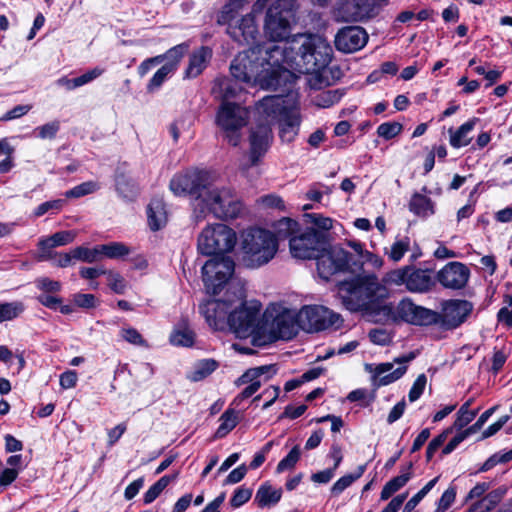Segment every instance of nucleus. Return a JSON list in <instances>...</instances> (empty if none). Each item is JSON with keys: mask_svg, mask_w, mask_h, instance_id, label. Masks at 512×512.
I'll return each instance as SVG.
<instances>
[{"mask_svg": "<svg viewBox=\"0 0 512 512\" xmlns=\"http://www.w3.org/2000/svg\"><path fill=\"white\" fill-rule=\"evenodd\" d=\"M326 236L313 228L291 237L290 252L294 258L316 259L317 272L328 281L334 274L346 272L352 275L346 288H385L375 273L363 269V263L340 246L325 248Z\"/></svg>", "mask_w": 512, "mask_h": 512, "instance_id": "1", "label": "nucleus"}, {"mask_svg": "<svg viewBox=\"0 0 512 512\" xmlns=\"http://www.w3.org/2000/svg\"><path fill=\"white\" fill-rule=\"evenodd\" d=\"M243 291L212 290L200 305V312L215 330L223 329L227 323L239 338L262 339V305L257 300H245Z\"/></svg>", "mask_w": 512, "mask_h": 512, "instance_id": "2", "label": "nucleus"}, {"mask_svg": "<svg viewBox=\"0 0 512 512\" xmlns=\"http://www.w3.org/2000/svg\"><path fill=\"white\" fill-rule=\"evenodd\" d=\"M284 50L277 45L253 46L239 52L230 64L231 75L244 83L276 89L280 85V68Z\"/></svg>", "mask_w": 512, "mask_h": 512, "instance_id": "3", "label": "nucleus"}, {"mask_svg": "<svg viewBox=\"0 0 512 512\" xmlns=\"http://www.w3.org/2000/svg\"><path fill=\"white\" fill-rule=\"evenodd\" d=\"M243 263L248 268H259L270 262L277 250V239L269 230L249 228L242 234Z\"/></svg>", "mask_w": 512, "mask_h": 512, "instance_id": "4", "label": "nucleus"}, {"mask_svg": "<svg viewBox=\"0 0 512 512\" xmlns=\"http://www.w3.org/2000/svg\"><path fill=\"white\" fill-rule=\"evenodd\" d=\"M291 50H297V65L305 73H315L326 68L331 62L333 49L329 42L319 35H300L293 39Z\"/></svg>", "mask_w": 512, "mask_h": 512, "instance_id": "5", "label": "nucleus"}, {"mask_svg": "<svg viewBox=\"0 0 512 512\" xmlns=\"http://www.w3.org/2000/svg\"><path fill=\"white\" fill-rule=\"evenodd\" d=\"M343 306L376 317L377 321L393 317V306L387 301V290H339Z\"/></svg>", "mask_w": 512, "mask_h": 512, "instance_id": "6", "label": "nucleus"}, {"mask_svg": "<svg viewBox=\"0 0 512 512\" xmlns=\"http://www.w3.org/2000/svg\"><path fill=\"white\" fill-rule=\"evenodd\" d=\"M298 311L285 302L271 303L262 315V338L291 339L299 329Z\"/></svg>", "mask_w": 512, "mask_h": 512, "instance_id": "7", "label": "nucleus"}, {"mask_svg": "<svg viewBox=\"0 0 512 512\" xmlns=\"http://www.w3.org/2000/svg\"><path fill=\"white\" fill-rule=\"evenodd\" d=\"M204 197L196 204L197 218L202 217L206 211L211 212L217 218L234 219L242 210V203L229 187H217L206 184Z\"/></svg>", "mask_w": 512, "mask_h": 512, "instance_id": "8", "label": "nucleus"}, {"mask_svg": "<svg viewBox=\"0 0 512 512\" xmlns=\"http://www.w3.org/2000/svg\"><path fill=\"white\" fill-rule=\"evenodd\" d=\"M237 241L233 229L223 223L208 225L198 237V251L206 256H224L233 250Z\"/></svg>", "mask_w": 512, "mask_h": 512, "instance_id": "9", "label": "nucleus"}, {"mask_svg": "<svg viewBox=\"0 0 512 512\" xmlns=\"http://www.w3.org/2000/svg\"><path fill=\"white\" fill-rule=\"evenodd\" d=\"M294 13L290 0H276L268 7L264 19V34L272 42L289 38Z\"/></svg>", "mask_w": 512, "mask_h": 512, "instance_id": "10", "label": "nucleus"}, {"mask_svg": "<svg viewBox=\"0 0 512 512\" xmlns=\"http://www.w3.org/2000/svg\"><path fill=\"white\" fill-rule=\"evenodd\" d=\"M248 121V109L233 102L222 101L216 115V124L224 132L229 144L238 146L241 140L240 131Z\"/></svg>", "mask_w": 512, "mask_h": 512, "instance_id": "11", "label": "nucleus"}, {"mask_svg": "<svg viewBox=\"0 0 512 512\" xmlns=\"http://www.w3.org/2000/svg\"><path fill=\"white\" fill-rule=\"evenodd\" d=\"M300 329L308 333L320 332L332 327L338 328L340 314L322 305H305L298 311Z\"/></svg>", "mask_w": 512, "mask_h": 512, "instance_id": "12", "label": "nucleus"}, {"mask_svg": "<svg viewBox=\"0 0 512 512\" xmlns=\"http://www.w3.org/2000/svg\"><path fill=\"white\" fill-rule=\"evenodd\" d=\"M474 305L467 300L450 299L441 303L437 311L436 327L442 330H454L465 323L471 315Z\"/></svg>", "mask_w": 512, "mask_h": 512, "instance_id": "13", "label": "nucleus"}, {"mask_svg": "<svg viewBox=\"0 0 512 512\" xmlns=\"http://www.w3.org/2000/svg\"><path fill=\"white\" fill-rule=\"evenodd\" d=\"M437 311L416 305L410 299H403L393 308V317H385V321H404L417 326H436Z\"/></svg>", "mask_w": 512, "mask_h": 512, "instance_id": "14", "label": "nucleus"}, {"mask_svg": "<svg viewBox=\"0 0 512 512\" xmlns=\"http://www.w3.org/2000/svg\"><path fill=\"white\" fill-rule=\"evenodd\" d=\"M235 263L229 256H214L202 267L206 288H222L234 275Z\"/></svg>", "mask_w": 512, "mask_h": 512, "instance_id": "15", "label": "nucleus"}, {"mask_svg": "<svg viewBox=\"0 0 512 512\" xmlns=\"http://www.w3.org/2000/svg\"><path fill=\"white\" fill-rule=\"evenodd\" d=\"M208 175L205 172H194L175 175L170 181V190L176 196L190 195L194 197V210L196 204L204 197V189L206 187Z\"/></svg>", "mask_w": 512, "mask_h": 512, "instance_id": "16", "label": "nucleus"}, {"mask_svg": "<svg viewBox=\"0 0 512 512\" xmlns=\"http://www.w3.org/2000/svg\"><path fill=\"white\" fill-rule=\"evenodd\" d=\"M273 139L272 129L269 123H258L250 131L249 136V164H243L241 170L247 171L250 167L259 163L260 159L268 151Z\"/></svg>", "mask_w": 512, "mask_h": 512, "instance_id": "17", "label": "nucleus"}, {"mask_svg": "<svg viewBox=\"0 0 512 512\" xmlns=\"http://www.w3.org/2000/svg\"><path fill=\"white\" fill-rule=\"evenodd\" d=\"M415 358L413 352L395 358L394 363L378 364L373 371L374 385L377 387L389 385L400 379L407 371L406 363Z\"/></svg>", "mask_w": 512, "mask_h": 512, "instance_id": "18", "label": "nucleus"}, {"mask_svg": "<svg viewBox=\"0 0 512 512\" xmlns=\"http://www.w3.org/2000/svg\"><path fill=\"white\" fill-rule=\"evenodd\" d=\"M366 30L360 26L341 28L335 35V47L343 53H354L361 50L368 42Z\"/></svg>", "mask_w": 512, "mask_h": 512, "instance_id": "19", "label": "nucleus"}, {"mask_svg": "<svg viewBox=\"0 0 512 512\" xmlns=\"http://www.w3.org/2000/svg\"><path fill=\"white\" fill-rule=\"evenodd\" d=\"M337 13L346 22L367 20L375 15L374 0H341Z\"/></svg>", "mask_w": 512, "mask_h": 512, "instance_id": "20", "label": "nucleus"}, {"mask_svg": "<svg viewBox=\"0 0 512 512\" xmlns=\"http://www.w3.org/2000/svg\"><path fill=\"white\" fill-rule=\"evenodd\" d=\"M187 49L188 45L179 44L169 49L165 53V60L167 62L161 68H159L153 75V77L150 79L149 83L147 84L148 92H155L162 86L167 77L176 70L179 61L181 60Z\"/></svg>", "mask_w": 512, "mask_h": 512, "instance_id": "21", "label": "nucleus"}, {"mask_svg": "<svg viewBox=\"0 0 512 512\" xmlns=\"http://www.w3.org/2000/svg\"><path fill=\"white\" fill-rule=\"evenodd\" d=\"M285 103L286 100L281 95L263 97L256 104V111L260 117L258 123H269L271 126L275 120L281 118L291 109Z\"/></svg>", "mask_w": 512, "mask_h": 512, "instance_id": "22", "label": "nucleus"}, {"mask_svg": "<svg viewBox=\"0 0 512 512\" xmlns=\"http://www.w3.org/2000/svg\"><path fill=\"white\" fill-rule=\"evenodd\" d=\"M234 27H230V37L239 44H253L259 35L256 18L253 14H247L239 18Z\"/></svg>", "mask_w": 512, "mask_h": 512, "instance_id": "23", "label": "nucleus"}, {"mask_svg": "<svg viewBox=\"0 0 512 512\" xmlns=\"http://www.w3.org/2000/svg\"><path fill=\"white\" fill-rule=\"evenodd\" d=\"M470 272L462 263L451 262L438 273V280L444 288H464Z\"/></svg>", "mask_w": 512, "mask_h": 512, "instance_id": "24", "label": "nucleus"}, {"mask_svg": "<svg viewBox=\"0 0 512 512\" xmlns=\"http://www.w3.org/2000/svg\"><path fill=\"white\" fill-rule=\"evenodd\" d=\"M76 233L74 231H60L53 235L42 238L38 242V261H47L53 257L56 247L65 246L74 241Z\"/></svg>", "mask_w": 512, "mask_h": 512, "instance_id": "25", "label": "nucleus"}, {"mask_svg": "<svg viewBox=\"0 0 512 512\" xmlns=\"http://www.w3.org/2000/svg\"><path fill=\"white\" fill-rule=\"evenodd\" d=\"M279 136L283 142H292L298 135L300 127V116L295 109H290L278 119Z\"/></svg>", "mask_w": 512, "mask_h": 512, "instance_id": "26", "label": "nucleus"}, {"mask_svg": "<svg viewBox=\"0 0 512 512\" xmlns=\"http://www.w3.org/2000/svg\"><path fill=\"white\" fill-rule=\"evenodd\" d=\"M212 57V51L206 46H201L195 50L189 59L188 67L185 71L186 78H196L206 68Z\"/></svg>", "mask_w": 512, "mask_h": 512, "instance_id": "27", "label": "nucleus"}, {"mask_svg": "<svg viewBox=\"0 0 512 512\" xmlns=\"http://www.w3.org/2000/svg\"><path fill=\"white\" fill-rule=\"evenodd\" d=\"M148 225L152 231H158L167 222L165 204L160 198H153L147 207Z\"/></svg>", "mask_w": 512, "mask_h": 512, "instance_id": "28", "label": "nucleus"}, {"mask_svg": "<svg viewBox=\"0 0 512 512\" xmlns=\"http://www.w3.org/2000/svg\"><path fill=\"white\" fill-rule=\"evenodd\" d=\"M478 121V118H472L462 124L456 131L449 129L450 145L454 148L467 146L472 140L469 134L472 132Z\"/></svg>", "mask_w": 512, "mask_h": 512, "instance_id": "29", "label": "nucleus"}, {"mask_svg": "<svg viewBox=\"0 0 512 512\" xmlns=\"http://www.w3.org/2000/svg\"><path fill=\"white\" fill-rule=\"evenodd\" d=\"M412 463H409L405 468H402L401 474L399 476H396L392 478L390 481H388L382 491H381V500H387L389 497H391L395 492L400 490L403 486L406 485V483L411 478V470H412Z\"/></svg>", "mask_w": 512, "mask_h": 512, "instance_id": "30", "label": "nucleus"}, {"mask_svg": "<svg viewBox=\"0 0 512 512\" xmlns=\"http://www.w3.org/2000/svg\"><path fill=\"white\" fill-rule=\"evenodd\" d=\"M282 497V489L274 488L269 483L262 484L255 496L259 507H270L276 505Z\"/></svg>", "mask_w": 512, "mask_h": 512, "instance_id": "31", "label": "nucleus"}, {"mask_svg": "<svg viewBox=\"0 0 512 512\" xmlns=\"http://www.w3.org/2000/svg\"><path fill=\"white\" fill-rule=\"evenodd\" d=\"M115 187L119 196L126 200H133L138 194V187L135 181L123 172H116Z\"/></svg>", "mask_w": 512, "mask_h": 512, "instance_id": "32", "label": "nucleus"}, {"mask_svg": "<svg viewBox=\"0 0 512 512\" xmlns=\"http://www.w3.org/2000/svg\"><path fill=\"white\" fill-rule=\"evenodd\" d=\"M101 258L105 257L114 260H124L127 256L131 255L133 249L123 242H109L101 244L100 250Z\"/></svg>", "mask_w": 512, "mask_h": 512, "instance_id": "33", "label": "nucleus"}, {"mask_svg": "<svg viewBox=\"0 0 512 512\" xmlns=\"http://www.w3.org/2000/svg\"><path fill=\"white\" fill-rule=\"evenodd\" d=\"M409 209L412 213L419 217H428L434 214L432 200L420 193H415L409 203Z\"/></svg>", "mask_w": 512, "mask_h": 512, "instance_id": "34", "label": "nucleus"}, {"mask_svg": "<svg viewBox=\"0 0 512 512\" xmlns=\"http://www.w3.org/2000/svg\"><path fill=\"white\" fill-rule=\"evenodd\" d=\"M271 373L266 379H269L272 375L276 373V369L272 365H264L255 368L248 369L244 374H242L235 382L237 386L250 384L255 381H261V377L266 374Z\"/></svg>", "mask_w": 512, "mask_h": 512, "instance_id": "35", "label": "nucleus"}, {"mask_svg": "<svg viewBox=\"0 0 512 512\" xmlns=\"http://www.w3.org/2000/svg\"><path fill=\"white\" fill-rule=\"evenodd\" d=\"M194 332L188 327L186 322L180 323L170 335V341L173 345L190 347L194 343Z\"/></svg>", "mask_w": 512, "mask_h": 512, "instance_id": "36", "label": "nucleus"}, {"mask_svg": "<svg viewBox=\"0 0 512 512\" xmlns=\"http://www.w3.org/2000/svg\"><path fill=\"white\" fill-rule=\"evenodd\" d=\"M276 234L275 237L278 240L291 239V237H296V233L299 230V224L293 219L290 218H282L277 221L274 225Z\"/></svg>", "mask_w": 512, "mask_h": 512, "instance_id": "37", "label": "nucleus"}, {"mask_svg": "<svg viewBox=\"0 0 512 512\" xmlns=\"http://www.w3.org/2000/svg\"><path fill=\"white\" fill-rule=\"evenodd\" d=\"M242 7H238L234 3L227 0V3L222 7L221 11L217 16V23L219 25L227 26V33L229 34L230 27H234L233 25L238 20V14Z\"/></svg>", "mask_w": 512, "mask_h": 512, "instance_id": "38", "label": "nucleus"}, {"mask_svg": "<svg viewBox=\"0 0 512 512\" xmlns=\"http://www.w3.org/2000/svg\"><path fill=\"white\" fill-rule=\"evenodd\" d=\"M218 367V363L213 359H204L199 361L188 378L193 382H198L208 377Z\"/></svg>", "mask_w": 512, "mask_h": 512, "instance_id": "39", "label": "nucleus"}, {"mask_svg": "<svg viewBox=\"0 0 512 512\" xmlns=\"http://www.w3.org/2000/svg\"><path fill=\"white\" fill-rule=\"evenodd\" d=\"M219 420L221 424L215 433V437L223 438L236 427L238 423L237 413L233 409H228L221 415Z\"/></svg>", "mask_w": 512, "mask_h": 512, "instance_id": "40", "label": "nucleus"}, {"mask_svg": "<svg viewBox=\"0 0 512 512\" xmlns=\"http://www.w3.org/2000/svg\"><path fill=\"white\" fill-rule=\"evenodd\" d=\"M430 276L427 271L410 267L405 288H428Z\"/></svg>", "mask_w": 512, "mask_h": 512, "instance_id": "41", "label": "nucleus"}, {"mask_svg": "<svg viewBox=\"0 0 512 512\" xmlns=\"http://www.w3.org/2000/svg\"><path fill=\"white\" fill-rule=\"evenodd\" d=\"M24 310L23 303L19 301L0 303V323L19 317Z\"/></svg>", "mask_w": 512, "mask_h": 512, "instance_id": "42", "label": "nucleus"}, {"mask_svg": "<svg viewBox=\"0 0 512 512\" xmlns=\"http://www.w3.org/2000/svg\"><path fill=\"white\" fill-rule=\"evenodd\" d=\"M176 475H165L161 477L156 483H154L144 494L143 501L145 504L152 503L162 491L169 485V483L175 480Z\"/></svg>", "mask_w": 512, "mask_h": 512, "instance_id": "43", "label": "nucleus"}, {"mask_svg": "<svg viewBox=\"0 0 512 512\" xmlns=\"http://www.w3.org/2000/svg\"><path fill=\"white\" fill-rule=\"evenodd\" d=\"M473 400L469 399L466 401L457 412V418L453 424V427L461 430L465 426H467L477 415L478 409L476 410H470V406L472 404Z\"/></svg>", "mask_w": 512, "mask_h": 512, "instance_id": "44", "label": "nucleus"}, {"mask_svg": "<svg viewBox=\"0 0 512 512\" xmlns=\"http://www.w3.org/2000/svg\"><path fill=\"white\" fill-rule=\"evenodd\" d=\"M100 245L95 246L94 248H87L84 246H78L73 249L74 258L76 261H82L86 263L96 262L101 258Z\"/></svg>", "mask_w": 512, "mask_h": 512, "instance_id": "45", "label": "nucleus"}, {"mask_svg": "<svg viewBox=\"0 0 512 512\" xmlns=\"http://www.w3.org/2000/svg\"><path fill=\"white\" fill-rule=\"evenodd\" d=\"M100 189V185L95 181L83 182L65 192L67 198H80L92 194Z\"/></svg>", "mask_w": 512, "mask_h": 512, "instance_id": "46", "label": "nucleus"}, {"mask_svg": "<svg viewBox=\"0 0 512 512\" xmlns=\"http://www.w3.org/2000/svg\"><path fill=\"white\" fill-rule=\"evenodd\" d=\"M300 448L298 445L294 446L290 452L284 457L277 465L276 471L277 473H282L286 470H291L294 468L298 460L300 459Z\"/></svg>", "mask_w": 512, "mask_h": 512, "instance_id": "47", "label": "nucleus"}, {"mask_svg": "<svg viewBox=\"0 0 512 512\" xmlns=\"http://www.w3.org/2000/svg\"><path fill=\"white\" fill-rule=\"evenodd\" d=\"M439 477H435L430 480L421 490H419L404 506L403 512H411L419 502L429 493V491L435 486Z\"/></svg>", "mask_w": 512, "mask_h": 512, "instance_id": "48", "label": "nucleus"}, {"mask_svg": "<svg viewBox=\"0 0 512 512\" xmlns=\"http://www.w3.org/2000/svg\"><path fill=\"white\" fill-rule=\"evenodd\" d=\"M506 492L507 488L505 486L498 487L482 498L481 505L484 506L487 511L493 509L502 500Z\"/></svg>", "mask_w": 512, "mask_h": 512, "instance_id": "49", "label": "nucleus"}, {"mask_svg": "<svg viewBox=\"0 0 512 512\" xmlns=\"http://www.w3.org/2000/svg\"><path fill=\"white\" fill-rule=\"evenodd\" d=\"M409 271L410 266L390 271L383 277V282L384 284H393L397 286L403 285L407 280Z\"/></svg>", "mask_w": 512, "mask_h": 512, "instance_id": "50", "label": "nucleus"}, {"mask_svg": "<svg viewBox=\"0 0 512 512\" xmlns=\"http://www.w3.org/2000/svg\"><path fill=\"white\" fill-rule=\"evenodd\" d=\"M304 217L307 223H311L316 226L324 235L326 231L332 228L333 221L329 217H324L323 215L317 213H306Z\"/></svg>", "mask_w": 512, "mask_h": 512, "instance_id": "51", "label": "nucleus"}, {"mask_svg": "<svg viewBox=\"0 0 512 512\" xmlns=\"http://www.w3.org/2000/svg\"><path fill=\"white\" fill-rule=\"evenodd\" d=\"M402 130V125L398 122H385L378 126L377 134L385 140L396 137Z\"/></svg>", "mask_w": 512, "mask_h": 512, "instance_id": "52", "label": "nucleus"}, {"mask_svg": "<svg viewBox=\"0 0 512 512\" xmlns=\"http://www.w3.org/2000/svg\"><path fill=\"white\" fill-rule=\"evenodd\" d=\"M38 300L41 304L44 306L50 308V309H58L60 308L62 313H69L71 309L69 306H61V299L57 296L45 291L41 295L38 296Z\"/></svg>", "mask_w": 512, "mask_h": 512, "instance_id": "53", "label": "nucleus"}, {"mask_svg": "<svg viewBox=\"0 0 512 512\" xmlns=\"http://www.w3.org/2000/svg\"><path fill=\"white\" fill-rule=\"evenodd\" d=\"M64 204H65L64 199H55V200L46 201L44 203H41L34 210V216L41 217L48 212H52V213L58 212L63 208Z\"/></svg>", "mask_w": 512, "mask_h": 512, "instance_id": "54", "label": "nucleus"}, {"mask_svg": "<svg viewBox=\"0 0 512 512\" xmlns=\"http://www.w3.org/2000/svg\"><path fill=\"white\" fill-rule=\"evenodd\" d=\"M60 130L59 121H51L35 129L37 136L41 139H54Z\"/></svg>", "mask_w": 512, "mask_h": 512, "instance_id": "55", "label": "nucleus"}, {"mask_svg": "<svg viewBox=\"0 0 512 512\" xmlns=\"http://www.w3.org/2000/svg\"><path fill=\"white\" fill-rule=\"evenodd\" d=\"M409 249V241L408 240H399L393 243L389 252H387L389 258L394 261H400L405 253Z\"/></svg>", "mask_w": 512, "mask_h": 512, "instance_id": "56", "label": "nucleus"}, {"mask_svg": "<svg viewBox=\"0 0 512 512\" xmlns=\"http://www.w3.org/2000/svg\"><path fill=\"white\" fill-rule=\"evenodd\" d=\"M48 261H51V263L55 266L65 268L73 265L76 260L74 258V251L72 249L69 253L53 252V257Z\"/></svg>", "mask_w": 512, "mask_h": 512, "instance_id": "57", "label": "nucleus"}, {"mask_svg": "<svg viewBox=\"0 0 512 512\" xmlns=\"http://www.w3.org/2000/svg\"><path fill=\"white\" fill-rule=\"evenodd\" d=\"M369 338L372 343L376 345L385 346L388 345L392 341V335L386 329H372L369 332Z\"/></svg>", "mask_w": 512, "mask_h": 512, "instance_id": "58", "label": "nucleus"}, {"mask_svg": "<svg viewBox=\"0 0 512 512\" xmlns=\"http://www.w3.org/2000/svg\"><path fill=\"white\" fill-rule=\"evenodd\" d=\"M252 496V490L249 488L239 487L235 490L232 498L230 499V504L232 507H240L246 502L250 500Z\"/></svg>", "mask_w": 512, "mask_h": 512, "instance_id": "59", "label": "nucleus"}, {"mask_svg": "<svg viewBox=\"0 0 512 512\" xmlns=\"http://www.w3.org/2000/svg\"><path fill=\"white\" fill-rule=\"evenodd\" d=\"M426 383H427L426 375L425 374L418 375V377L414 381V383L409 391V394H408L409 400L411 402H414L420 398V396L422 395V393L425 389Z\"/></svg>", "mask_w": 512, "mask_h": 512, "instance_id": "60", "label": "nucleus"}, {"mask_svg": "<svg viewBox=\"0 0 512 512\" xmlns=\"http://www.w3.org/2000/svg\"><path fill=\"white\" fill-rule=\"evenodd\" d=\"M341 98V94L337 90H329L322 92L317 97V105L320 107H330L337 103Z\"/></svg>", "mask_w": 512, "mask_h": 512, "instance_id": "61", "label": "nucleus"}, {"mask_svg": "<svg viewBox=\"0 0 512 512\" xmlns=\"http://www.w3.org/2000/svg\"><path fill=\"white\" fill-rule=\"evenodd\" d=\"M450 432L451 430L448 429L430 441L426 450V458L428 461L432 459L435 452L443 445Z\"/></svg>", "mask_w": 512, "mask_h": 512, "instance_id": "62", "label": "nucleus"}, {"mask_svg": "<svg viewBox=\"0 0 512 512\" xmlns=\"http://www.w3.org/2000/svg\"><path fill=\"white\" fill-rule=\"evenodd\" d=\"M121 336L124 340H126L127 342H129L133 345H138V346L146 345V342L143 339V337L141 336V334L134 328H131V327L123 328L121 330Z\"/></svg>", "mask_w": 512, "mask_h": 512, "instance_id": "63", "label": "nucleus"}, {"mask_svg": "<svg viewBox=\"0 0 512 512\" xmlns=\"http://www.w3.org/2000/svg\"><path fill=\"white\" fill-rule=\"evenodd\" d=\"M456 497V490L454 487H449L447 490L444 491L441 498L438 501V512H444L446 511L454 502Z\"/></svg>", "mask_w": 512, "mask_h": 512, "instance_id": "64", "label": "nucleus"}]
</instances>
